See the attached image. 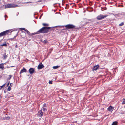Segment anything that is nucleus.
<instances>
[{"instance_id":"7c9ffc66","label":"nucleus","mask_w":125,"mask_h":125,"mask_svg":"<svg viewBox=\"0 0 125 125\" xmlns=\"http://www.w3.org/2000/svg\"><path fill=\"white\" fill-rule=\"evenodd\" d=\"M16 37V36H14V38H13L10 39H11L12 40H13L14 39H15V38Z\"/></svg>"},{"instance_id":"7ed1b4c3","label":"nucleus","mask_w":125,"mask_h":125,"mask_svg":"<svg viewBox=\"0 0 125 125\" xmlns=\"http://www.w3.org/2000/svg\"><path fill=\"white\" fill-rule=\"evenodd\" d=\"M10 30H8L0 33V37L2 36H6L9 33H11Z\"/></svg>"},{"instance_id":"a211bd4d","label":"nucleus","mask_w":125,"mask_h":125,"mask_svg":"<svg viewBox=\"0 0 125 125\" xmlns=\"http://www.w3.org/2000/svg\"><path fill=\"white\" fill-rule=\"evenodd\" d=\"M43 42L45 44H47L48 43V41L47 40H45L43 41Z\"/></svg>"},{"instance_id":"ea45409f","label":"nucleus","mask_w":125,"mask_h":125,"mask_svg":"<svg viewBox=\"0 0 125 125\" xmlns=\"http://www.w3.org/2000/svg\"><path fill=\"white\" fill-rule=\"evenodd\" d=\"M62 5H64V4L63 3H62Z\"/></svg>"},{"instance_id":"f8f14e48","label":"nucleus","mask_w":125,"mask_h":125,"mask_svg":"<svg viewBox=\"0 0 125 125\" xmlns=\"http://www.w3.org/2000/svg\"><path fill=\"white\" fill-rule=\"evenodd\" d=\"M7 57V55H6V54L5 53H4V54L3 55V59L5 60Z\"/></svg>"},{"instance_id":"c756f323","label":"nucleus","mask_w":125,"mask_h":125,"mask_svg":"<svg viewBox=\"0 0 125 125\" xmlns=\"http://www.w3.org/2000/svg\"><path fill=\"white\" fill-rule=\"evenodd\" d=\"M52 81H49V84H51L52 83Z\"/></svg>"},{"instance_id":"b1692460","label":"nucleus","mask_w":125,"mask_h":125,"mask_svg":"<svg viewBox=\"0 0 125 125\" xmlns=\"http://www.w3.org/2000/svg\"><path fill=\"white\" fill-rule=\"evenodd\" d=\"M47 107L46 104V103H44L43 104V106L42 107Z\"/></svg>"},{"instance_id":"473e14b6","label":"nucleus","mask_w":125,"mask_h":125,"mask_svg":"<svg viewBox=\"0 0 125 125\" xmlns=\"http://www.w3.org/2000/svg\"><path fill=\"white\" fill-rule=\"evenodd\" d=\"M61 30H67V29H66V28H64L63 29H61Z\"/></svg>"},{"instance_id":"e433bc0d","label":"nucleus","mask_w":125,"mask_h":125,"mask_svg":"<svg viewBox=\"0 0 125 125\" xmlns=\"http://www.w3.org/2000/svg\"><path fill=\"white\" fill-rule=\"evenodd\" d=\"M24 32V33L25 34H26V33H25V32Z\"/></svg>"},{"instance_id":"f3484780","label":"nucleus","mask_w":125,"mask_h":125,"mask_svg":"<svg viewBox=\"0 0 125 125\" xmlns=\"http://www.w3.org/2000/svg\"><path fill=\"white\" fill-rule=\"evenodd\" d=\"M42 109L43 111L45 112L47 110V109H46L44 107H42Z\"/></svg>"},{"instance_id":"dca6fc26","label":"nucleus","mask_w":125,"mask_h":125,"mask_svg":"<svg viewBox=\"0 0 125 125\" xmlns=\"http://www.w3.org/2000/svg\"><path fill=\"white\" fill-rule=\"evenodd\" d=\"M60 66H54L53 67V68L55 69H56L58 68L59 67H60Z\"/></svg>"},{"instance_id":"f03ea898","label":"nucleus","mask_w":125,"mask_h":125,"mask_svg":"<svg viewBox=\"0 0 125 125\" xmlns=\"http://www.w3.org/2000/svg\"><path fill=\"white\" fill-rule=\"evenodd\" d=\"M56 27H59L60 28L65 27H66V29L68 30L74 28L75 27H76L73 25L69 24L66 25L56 26L54 27H53L54 28Z\"/></svg>"},{"instance_id":"9d476101","label":"nucleus","mask_w":125,"mask_h":125,"mask_svg":"<svg viewBox=\"0 0 125 125\" xmlns=\"http://www.w3.org/2000/svg\"><path fill=\"white\" fill-rule=\"evenodd\" d=\"M26 72H27L26 69L25 68H23L21 71L20 72V74H21V73H23Z\"/></svg>"},{"instance_id":"cd10ccee","label":"nucleus","mask_w":125,"mask_h":125,"mask_svg":"<svg viewBox=\"0 0 125 125\" xmlns=\"http://www.w3.org/2000/svg\"><path fill=\"white\" fill-rule=\"evenodd\" d=\"M20 29L22 30H24L25 31H26V30H27L25 28H21Z\"/></svg>"},{"instance_id":"423d86ee","label":"nucleus","mask_w":125,"mask_h":125,"mask_svg":"<svg viewBox=\"0 0 125 125\" xmlns=\"http://www.w3.org/2000/svg\"><path fill=\"white\" fill-rule=\"evenodd\" d=\"M38 114L39 117H41L43 115V112L41 110L39 111Z\"/></svg>"},{"instance_id":"ddd939ff","label":"nucleus","mask_w":125,"mask_h":125,"mask_svg":"<svg viewBox=\"0 0 125 125\" xmlns=\"http://www.w3.org/2000/svg\"><path fill=\"white\" fill-rule=\"evenodd\" d=\"M4 63H2L0 64V69H4Z\"/></svg>"},{"instance_id":"2eb2a0df","label":"nucleus","mask_w":125,"mask_h":125,"mask_svg":"<svg viewBox=\"0 0 125 125\" xmlns=\"http://www.w3.org/2000/svg\"><path fill=\"white\" fill-rule=\"evenodd\" d=\"M0 46H7V44L6 43V42H4L3 44H1L0 45Z\"/></svg>"},{"instance_id":"c85d7f7f","label":"nucleus","mask_w":125,"mask_h":125,"mask_svg":"<svg viewBox=\"0 0 125 125\" xmlns=\"http://www.w3.org/2000/svg\"><path fill=\"white\" fill-rule=\"evenodd\" d=\"M10 117H5L4 119H6L7 120H9V119H10Z\"/></svg>"},{"instance_id":"0eeeda50","label":"nucleus","mask_w":125,"mask_h":125,"mask_svg":"<svg viewBox=\"0 0 125 125\" xmlns=\"http://www.w3.org/2000/svg\"><path fill=\"white\" fill-rule=\"evenodd\" d=\"M44 65L42 64V63H40L38 65L37 68L38 69H41L44 67Z\"/></svg>"},{"instance_id":"39448f33","label":"nucleus","mask_w":125,"mask_h":125,"mask_svg":"<svg viewBox=\"0 0 125 125\" xmlns=\"http://www.w3.org/2000/svg\"><path fill=\"white\" fill-rule=\"evenodd\" d=\"M108 16V15H104L102 14H100L97 16V19L98 20H100L104 18H105L107 17Z\"/></svg>"},{"instance_id":"c9c22d12","label":"nucleus","mask_w":125,"mask_h":125,"mask_svg":"<svg viewBox=\"0 0 125 125\" xmlns=\"http://www.w3.org/2000/svg\"><path fill=\"white\" fill-rule=\"evenodd\" d=\"M31 3V2H27L26 3Z\"/></svg>"},{"instance_id":"f257e3e1","label":"nucleus","mask_w":125,"mask_h":125,"mask_svg":"<svg viewBox=\"0 0 125 125\" xmlns=\"http://www.w3.org/2000/svg\"><path fill=\"white\" fill-rule=\"evenodd\" d=\"M51 28V27H44L40 29L38 31L39 34L40 33H47L49 32V30Z\"/></svg>"},{"instance_id":"20e7f679","label":"nucleus","mask_w":125,"mask_h":125,"mask_svg":"<svg viewBox=\"0 0 125 125\" xmlns=\"http://www.w3.org/2000/svg\"><path fill=\"white\" fill-rule=\"evenodd\" d=\"M5 8H10L16 7H18L17 5L14 4H8L5 5Z\"/></svg>"},{"instance_id":"393cba45","label":"nucleus","mask_w":125,"mask_h":125,"mask_svg":"<svg viewBox=\"0 0 125 125\" xmlns=\"http://www.w3.org/2000/svg\"><path fill=\"white\" fill-rule=\"evenodd\" d=\"M5 84H4L3 85H2V86L0 87V89H1L3 87H5Z\"/></svg>"},{"instance_id":"1a4fd4ad","label":"nucleus","mask_w":125,"mask_h":125,"mask_svg":"<svg viewBox=\"0 0 125 125\" xmlns=\"http://www.w3.org/2000/svg\"><path fill=\"white\" fill-rule=\"evenodd\" d=\"M29 72L30 74H33L34 72V70L33 68H30L29 70Z\"/></svg>"},{"instance_id":"4be33fe9","label":"nucleus","mask_w":125,"mask_h":125,"mask_svg":"<svg viewBox=\"0 0 125 125\" xmlns=\"http://www.w3.org/2000/svg\"><path fill=\"white\" fill-rule=\"evenodd\" d=\"M11 89V88L10 87H8V88L7 89V90L9 91H10Z\"/></svg>"},{"instance_id":"bb28decb","label":"nucleus","mask_w":125,"mask_h":125,"mask_svg":"<svg viewBox=\"0 0 125 125\" xmlns=\"http://www.w3.org/2000/svg\"><path fill=\"white\" fill-rule=\"evenodd\" d=\"M12 77V75H9V78H8V79L9 80V79H10Z\"/></svg>"},{"instance_id":"4468645a","label":"nucleus","mask_w":125,"mask_h":125,"mask_svg":"<svg viewBox=\"0 0 125 125\" xmlns=\"http://www.w3.org/2000/svg\"><path fill=\"white\" fill-rule=\"evenodd\" d=\"M118 122L117 121H114L113 122L111 125H117Z\"/></svg>"},{"instance_id":"412c9836","label":"nucleus","mask_w":125,"mask_h":125,"mask_svg":"<svg viewBox=\"0 0 125 125\" xmlns=\"http://www.w3.org/2000/svg\"><path fill=\"white\" fill-rule=\"evenodd\" d=\"M26 31L27 33L29 35H30V32L27 30H26Z\"/></svg>"},{"instance_id":"37998d69","label":"nucleus","mask_w":125,"mask_h":125,"mask_svg":"<svg viewBox=\"0 0 125 125\" xmlns=\"http://www.w3.org/2000/svg\"><path fill=\"white\" fill-rule=\"evenodd\" d=\"M23 38H25V37H23Z\"/></svg>"},{"instance_id":"72a5a7b5","label":"nucleus","mask_w":125,"mask_h":125,"mask_svg":"<svg viewBox=\"0 0 125 125\" xmlns=\"http://www.w3.org/2000/svg\"><path fill=\"white\" fill-rule=\"evenodd\" d=\"M9 83H10V82H9V83H8L7 84V86L8 87V86L9 85Z\"/></svg>"},{"instance_id":"a878e982","label":"nucleus","mask_w":125,"mask_h":125,"mask_svg":"<svg viewBox=\"0 0 125 125\" xmlns=\"http://www.w3.org/2000/svg\"><path fill=\"white\" fill-rule=\"evenodd\" d=\"M39 34L38 33V31L36 32V33H33L32 34V35H34L35 34Z\"/></svg>"},{"instance_id":"2f4dec72","label":"nucleus","mask_w":125,"mask_h":125,"mask_svg":"<svg viewBox=\"0 0 125 125\" xmlns=\"http://www.w3.org/2000/svg\"><path fill=\"white\" fill-rule=\"evenodd\" d=\"M12 83H11L10 84V86H9L10 87V86L12 87Z\"/></svg>"},{"instance_id":"6ab92c4d","label":"nucleus","mask_w":125,"mask_h":125,"mask_svg":"<svg viewBox=\"0 0 125 125\" xmlns=\"http://www.w3.org/2000/svg\"><path fill=\"white\" fill-rule=\"evenodd\" d=\"M124 22H122L120 24H119V26H122L124 24Z\"/></svg>"},{"instance_id":"9b49d317","label":"nucleus","mask_w":125,"mask_h":125,"mask_svg":"<svg viewBox=\"0 0 125 125\" xmlns=\"http://www.w3.org/2000/svg\"><path fill=\"white\" fill-rule=\"evenodd\" d=\"M113 107L111 106H110L108 107L107 109L109 111L112 112L113 111Z\"/></svg>"},{"instance_id":"6e6552de","label":"nucleus","mask_w":125,"mask_h":125,"mask_svg":"<svg viewBox=\"0 0 125 125\" xmlns=\"http://www.w3.org/2000/svg\"><path fill=\"white\" fill-rule=\"evenodd\" d=\"M99 66L98 65L94 66L92 69V70L94 71L96 70L99 68Z\"/></svg>"},{"instance_id":"5701e85b","label":"nucleus","mask_w":125,"mask_h":125,"mask_svg":"<svg viewBox=\"0 0 125 125\" xmlns=\"http://www.w3.org/2000/svg\"><path fill=\"white\" fill-rule=\"evenodd\" d=\"M122 104H125V99L123 100V102L122 103Z\"/></svg>"},{"instance_id":"a19ab883","label":"nucleus","mask_w":125,"mask_h":125,"mask_svg":"<svg viewBox=\"0 0 125 125\" xmlns=\"http://www.w3.org/2000/svg\"><path fill=\"white\" fill-rule=\"evenodd\" d=\"M41 16L40 17V18H41Z\"/></svg>"},{"instance_id":"4c0bfd02","label":"nucleus","mask_w":125,"mask_h":125,"mask_svg":"<svg viewBox=\"0 0 125 125\" xmlns=\"http://www.w3.org/2000/svg\"><path fill=\"white\" fill-rule=\"evenodd\" d=\"M14 67V66H11V67Z\"/></svg>"},{"instance_id":"79ce46f5","label":"nucleus","mask_w":125,"mask_h":125,"mask_svg":"<svg viewBox=\"0 0 125 125\" xmlns=\"http://www.w3.org/2000/svg\"><path fill=\"white\" fill-rule=\"evenodd\" d=\"M103 110H104V108H103Z\"/></svg>"},{"instance_id":"58836bf2","label":"nucleus","mask_w":125,"mask_h":125,"mask_svg":"<svg viewBox=\"0 0 125 125\" xmlns=\"http://www.w3.org/2000/svg\"><path fill=\"white\" fill-rule=\"evenodd\" d=\"M104 68H102L101 69H104Z\"/></svg>"},{"instance_id":"f704fd0d","label":"nucleus","mask_w":125,"mask_h":125,"mask_svg":"<svg viewBox=\"0 0 125 125\" xmlns=\"http://www.w3.org/2000/svg\"><path fill=\"white\" fill-rule=\"evenodd\" d=\"M17 45H16V46H15V47H16V48H17Z\"/></svg>"},{"instance_id":"aec40b11","label":"nucleus","mask_w":125,"mask_h":125,"mask_svg":"<svg viewBox=\"0 0 125 125\" xmlns=\"http://www.w3.org/2000/svg\"><path fill=\"white\" fill-rule=\"evenodd\" d=\"M42 25L44 26H49V24L45 23H43L42 24Z\"/></svg>"}]
</instances>
